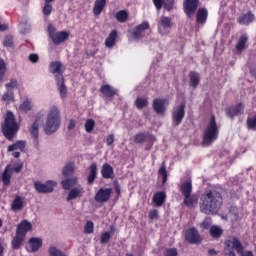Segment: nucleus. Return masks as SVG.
I'll use <instances>...</instances> for the list:
<instances>
[{
    "label": "nucleus",
    "mask_w": 256,
    "mask_h": 256,
    "mask_svg": "<svg viewBox=\"0 0 256 256\" xmlns=\"http://www.w3.org/2000/svg\"><path fill=\"white\" fill-rule=\"evenodd\" d=\"M179 255V252L176 250V248H168L164 252V256H177Z\"/></svg>",
    "instance_id": "nucleus-55"
},
{
    "label": "nucleus",
    "mask_w": 256,
    "mask_h": 256,
    "mask_svg": "<svg viewBox=\"0 0 256 256\" xmlns=\"http://www.w3.org/2000/svg\"><path fill=\"white\" fill-rule=\"evenodd\" d=\"M83 195H85V189L83 188V186L78 185L77 187H74L69 191L68 196L66 197V201L81 199Z\"/></svg>",
    "instance_id": "nucleus-18"
},
{
    "label": "nucleus",
    "mask_w": 256,
    "mask_h": 256,
    "mask_svg": "<svg viewBox=\"0 0 256 256\" xmlns=\"http://www.w3.org/2000/svg\"><path fill=\"white\" fill-rule=\"evenodd\" d=\"M247 41H249V38L247 37V35L240 36L236 44V50L240 52L245 50V45L247 44Z\"/></svg>",
    "instance_id": "nucleus-42"
},
{
    "label": "nucleus",
    "mask_w": 256,
    "mask_h": 256,
    "mask_svg": "<svg viewBox=\"0 0 256 256\" xmlns=\"http://www.w3.org/2000/svg\"><path fill=\"white\" fill-rule=\"evenodd\" d=\"M17 79H11L9 83L5 84L6 89H15L17 87Z\"/></svg>",
    "instance_id": "nucleus-58"
},
{
    "label": "nucleus",
    "mask_w": 256,
    "mask_h": 256,
    "mask_svg": "<svg viewBox=\"0 0 256 256\" xmlns=\"http://www.w3.org/2000/svg\"><path fill=\"white\" fill-rule=\"evenodd\" d=\"M223 205V196L215 189L206 190L200 197V211L204 215H217Z\"/></svg>",
    "instance_id": "nucleus-1"
},
{
    "label": "nucleus",
    "mask_w": 256,
    "mask_h": 256,
    "mask_svg": "<svg viewBox=\"0 0 256 256\" xmlns=\"http://www.w3.org/2000/svg\"><path fill=\"white\" fill-rule=\"evenodd\" d=\"M26 147L27 141L18 140L14 144L8 146L7 153H12V157H14L15 159H19L21 157V153H25Z\"/></svg>",
    "instance_id": "nucleus-9"
},
{
    "label": "nucleus",
    "mask_w": 256,
    "mask_h": 256,
    "mask_svg": "<svg viewBox=\"0 0 256 256\" xmlns=\"http://www.w3.org/2000/svg\"><path fill=\"white\" fill-rule=\"evenodd\" d=\"M105 5H107V0H95L93 6L94 15H99L105 9Z\"/></svg>",
    "instance_id": "nucleus-32"
},
{
    "label": "nucleus",
    "mask_w": 256,
    "mask_h": 256,
    "mask_svg": "<svg viewBox=\"0 0 256 256\" xmlns=\"http://www.w3.org/2000/svg\"><path fill=\"white\" fill-rule=\"evenodd\" d=\"M201 227H203V229H211V219H204L203 222L201 223Z\"/></svg>",
    "instance_id": "nucleus-59"
},
{
    "label": "nucleus",
    "mask_w": 256,
    "mask_h": 256,
    "mask_svg": "<svg viewBox=\"0 0 256 256\" xmlns=\"http://www.w3.org/2000/svg\"><path fill=\"white\" fill-rule=\"evenodd\" d=\"M111 239V233L109 232H104L101 237H100V243L101 245H105V243H109Z\"/></svg>",
    "instance_id": "nucleus-51"
},
{
    "label": "nucleus",
    "mask_w": 256,
    "mask_h": 256,
    "mask_svg": "<svg viewBox=\"0 0 256 256\" xmlns=\"http://www.w3.org/2000/svg\"><path fill=\"white\" fill-rule=\"evenodd\" d=\"M75 125H76L75 120L71 119L68 123V130L73 131V129H75Z\"/></svg>",
    "instance_id": "nucleus-63"
},
{
    "label": "nucleus",
    "mask_w": 256,
    "mask_h": 256,
    "mask_svg": "<svg viewBox=\"0 0 256 256\" xmlns=\"http://www.w3.org/2000/svg\"><path fill=\"white\" fill-rule=\"evenodd\" d=\"M164 9H166L167 11H171V9H173V3H165L163 4Z\"/></svg>",
    "instance_id": "nucleus-64"
},
{
    "label": "nucleus",
    "mask_w": 256,
    "mask_h": 256,
    "mask_svg": "<svg viewBox=\"0 0 256 256\" xmlns=\"http://www.w3.org/2000/svg\"><path fill=\"white\" fill-rule=\"evenodd\" d=\"M13 171L14 173H21L23 171V163L17 164L14 168L11 164H8L1 176V181L4 185V187H9L11 185V177H13Z\"/></svg>",
    "instance_id": "nucleus-6"
},
{
    "label": "nucleus",
    "mask_w": 256,
    "mask_h": 256,
    "mask_svg": "<svg viewBox=\"0 0 256 256\" xmlns=\"http://www.w3.org/2000/svg\"><path fill=\"white\" fill-rule=\"evenodd\" d=\"M246 126L250 131H256V115L247 118Z\"/></svg>",
    "instance_id": "nucleus-47"
},
{
    "label": "nucleus",
    "mask_w": 256,
    "mask_h": 256,
    "mask_svg": "<svg viewBox=\"0 0 256 256\" xmlns=\"http://www.w3.org/2000/svg\"><path fill=\"white\" fill-rule=\"evenodd\" d=\"M93 228H94L93 222L92 221H87L85 226H84V231L88 235H91V233H93Z\"/></svg>",
    "instance_id": "nucleus-52"
},
{
    "label": "nucleus",
    "mask_w": 256,
    "mask_h": 256,
    "mask_svg": "<svg viewBox=\"0 0 256 256\" xmlns=\"http://www.w3.org/2000/svg\"><path fill=\"white\" fill-rule=\"evenodd\" d=\"M183 197H184L183 205H185L189 209H193V207H195V205H197V203H198L197 196H195V195L186 194Z\"/></svg>",
    "instance_id": "nucleus-28"
},
{
    "label": "nucleus",
    "mask_w": 256,
    "mask_h": 256,
    "mask_svg": "<svg viewBox=\"0 0 256 256\" xmlns=\"http://www.w3.org/2000/svg\"><path fill=\"white\" fill-rule=\"evenodd\" d=\"M115 17L119 23H127V20L129 19V13H127L126 10H120L116 13Z\"/></svg>",
    "instance_id": "nucleus-40"
},
{
    "label": "nucleus",
    "mask_w": 256,
    "mask_h": 256,
    "mask_svg": "<svg viewBox=\"0 0 256 256\" xmlns=\"http://www.w3.org/2000/svg\"><path fill=\"white\" fill-rule=\"evenodd\" d=\"M199 7V0H184L183 9L187 17H193Z\"/></svg>",
    "instance_id": "nucleus-15"
},
{
    "label": "nucleus",
    "mask_w": 256,
    "mask_h": 256,
    "mask_svg": "<svg viewBox=\"0 0 256 256\" xmlns=\"http://www.w3.org/2000/svg\"><path fill=\"white\" fill-rule=\"evenodd\" d=\"M12 211H21L23 209V198L21 196H16L11 204Z\"/></svg>",
    "instance_id": "nucleus-39"
},
{
    "label": "nucleus",
    "mask_w": 256,
    "mask_h": 256,
    "mask_svg": "<svg viewBox=\"0 0 256 256\" xmlns=\"http://www.w3.org/2000/svg\"><path fill=\"white\" fill-rule=\"evenodd\" d=\"M208 16H209V12L207 11V8L198 9V11L196 13L197 23H200V25H205V23L207 22Z\"/></svg>",
    "instance_id": "nucleus-29"
},
{
    "label": "nucleus",
    "mask_w": 256,
    "mask_h": 256,
    "mask_svg": "<svg viewBox=\"0 0 256 256\" xmlns=\"http://www.w3.org/2000/svg\"><path fill=\"white\" fill-rule=\"evenodd\" d=\"M4 47H13V36L8 35L4 38L3 41Z\"/></svg>",
    "instance_id": "nucleus-54"
},
{
    "label": "nucleus",
    "mask_w": 256,
    "mask_h": 256,
    "mask_svg": "<svg viewBox=\"0 0 256 256\" xmlns=\"http://www.w3.org/2000/svg\"><path fill=\"white\" fill-rule=\"evenodd\" d=\"M185 239L192 245L201 243V235H199V231L195 227H192L185 232Z\"/></svg>",
    "instance_id": "nucleus-14"
},
{
    "label": "nucleus",
    "mask_w": 256,
    "mask_h": 256,
    "mask_svg": "<svg viewBox=\"0 0 256 256\" xmlns=\"http://www.w3.org/2000/svg\"><path fill=\"white\" fill-rule=\"evenodd\" d=\"M77 181V177L65 179L61 182L62 188L65 189V191H69L71 187H75V185H77Z\"/></svg>",
    "instance_id": "nucleus-36"
},
{
    "label": "nucleus",
    "mask_w": 256,
    "mask_h": 256,
    "mask_svg": "<svg viewBox=\"0 0 256 256\" xmlns=\"http://www.w3.org/2000/svg\"><path fill=\"white\" fill-rule=\"evenodd\" d=\"M48 35L53 41L54 45H61L64 41L69 39V33L65 31L57 32L53 25H48Z\"/></svg>",
    "instance_id": "nucleus-7"
},
{
    "label": "nucleus",
    "mask_w": 256,
    "mask_h": 256,
    "mask_svg": "<svg viewBox=\"0 0 256 256\" xmlns=\"http://www.w3.org/2000/svg\"><path fill=\"white\" fill-rule=\"evenodd\" d=\"M153 135L149 132H140L134 136V143H145V141H153Z\"/></svg>",
    "instance_id": "nucleus-26"
},
{
    "label": "nucleus",
    "mask_w": 256,
    "mask_h": 256,
    "mask_svg": "<svg viewBox=\"0 0 256 256\" xmlns=\"http://www.w3.org/2000/svg\"><path fill=\"white\" fill-rule=\"evenodd\" d=\"M152 1L157 11H161L163 5H165V0H152Z\"/></svg>",
    "instance_id": "nucleus-56"
},
{
    "label": "nucleus",
    "mask_w": 256,
    "mask_h": 256,
    "mask_svg": "<svg viewBox=\"0 0 256 256\" xmlns=\"http://www.w3.org/2000/svg\"><path fill=\"white\" fill-rule=\"evenodd\" d=\"M48 254H49V256H67V254H65V252L61 251L55 245H51L48 248Z\"/></svg>",
    "instance_id": "nucleus-44"
},
{
    "label": "nucleus",
    "mask_w": 256,
    "mask_h": 256,
    "mask_svg": "<svg viewBox=\"0 0 256 256\" xmlns=\"http://www.w3.org/2000/svg\"><path fill=\"white\" fill-rule=\"evenodd\" d=\"M148 217L151 221H157V219H159V211L157 209L151 210Z\"/></svg>",
    "instance_id": "nucleus-53"
},
{
    "label": "nucleus",
    "mask_w": 256,
    "mask_h": 256,
    "mask_svg": "<svg viewBox=\"0 0 256 256\" xmlns=\"http://www.w3.org/2000/svg\"><path fill=\"white\" fill-rule=\"evenodd\" d=\"M159 175H162V184L165 185L167 183L168 174L167 168L165 167V162L162 163L161 167L158 170Z\"/></svg>",
    "instance_id": "nucleus-46"
},
{
    "label": "nucleus",
    "mask_w": 256,
    "mask_h": 256,
    "mask_svg": "<svg viewBox=\"0 0 256 256\" xmlns=\"http://www.w3.org/2000/svg\"><path fill=\"white\" fill-rule=\"evenodd\" d=\"M53 11V6H51V4H47L45 3L44 4V7H43V13L44 15H51V12Z\"/></svg>",
    "instance_id": "nucleus-57"
},
{
    "label": "nucleus",
    "mask_w": 256,
    "mask_h": 256,
    "mask_svg": "<svg viewBox=\"0 0 256 256\" xmlns=\"http://www.w3.org/2000/svg\"><path fill=\"white\" fill-rule=\"evenodd\" d=\"M97 179V163H92L90 165V173L88 175L87 181L89 185H93Z\"/></svg>",
    "instance_id": "nucleus-33"
},
{
    "label": "nucleus",
    "mask_w": 256,
    "mask_h": 256,
    "mask_svg": "<svg viewBox=\"0 0 256 256\" xmlns=\"http://www.w3.org/2000/svg\"><path fill=\"white\" fill-rule=\"evenodd\" d=\"M23 241H25L24 236H21L20 234H17L13 237L11 241V247L12 249H20L21 245H23Z\"/></svg>",
    "instance_id": "nucleus-37"
},
{
    "label": "nucleus",
    "mask_w": 256,
    "mask_h": 256,
    "mask_svg": "<svg viewBox=\"0 0 256 256\" xmlns=\"http://www.w3.org/2000/svg\"><path fill=\"white\" fill-rule=\"evenodd\" d=\"M149 29V22H142L138 26H136L132 32L134 39H141L143 37V31H147Z\"/></svg>",
    "instance_id": "nucleus-24"
},
{
    "label": "nucleus",
    "mask_w": 256,
    "mask_h": 256,
    "mask_svg": "<svg viewBox=\"0 0 256 256\" xmlns=\"http://www.w3.org/2000/svg\"><path fill=\"white\" fill-rule=\"evenodd\" d=\"M61 67H63V64H61V62H51L49 71L53 74L57 73L56 75H63V70H61Z\"/></svg>",
    "instance_id": "nucleus-38"
},
{
    "label": "nucleus",
    "mask_w": 256,
    "mask_h": 256,
    "mask_svg": "<svg viewBox=\"0 0 256 256\" xmlns=\"http://www.w3.org/2000/svg\"><path fill=\"white\" fill-rule=\"evenodd\" d=\"M217 139H219V126L217 125L215 115H212L204 130L202 145L209 147V145H213L214 141H217Z\"/></svg>",
    "instance_id": "nucleus-4"
},
{
    "label": "nucleus",
    "mask_w": 256,
    "mask_h": 256,
    "mask_svg": "<svg viewBox=\"0 0 256 256\" xmlns=\"http://www.w3.org/2000/svg\"><path fill=\"white\" fill-rule=\"evenodd\" d=\"M33 109V100L27 98L22 102V104L19 106L20 113L27 114L28 111H31Z\"/></svg>",
    "instance_id": "nucleus-34"
},
{
    "label": "nucleus",
    "mask_w": 256,
    "mask_h": 256,
    "mask_svg": "<svg viewBox=\"0 0 256 256\" xmlns=\"http://www.w3.org/2000/svg\"><path fill=\"white\" fill-rule=\"evenodd\" d=\"M153 141H146L147 145H146V151H151V148L153 147V143H155V136H153Z\"/></svg>",
    "instance_id": "nucleus-62"
},
{
    "label": "nucleus",
    "mask_w": 256,
    "mask_h": 256,
    "mask_svg": "<svg viewBox=\"0 0 256 256\" xmlns=\"http://www.w3.org/2000/svg\"><path fill=\"white\" fill-rule=\"evenodd\" d=\"M13 99H14L13 91H7L2 96V101H4V103H11Z\"/></svg>",
    "instance_id": "nucleus-49"
},
{
    "label": "nucleus",
    "mask_w": 256,
    "mask_h": 256,
    "mask_svg": "<svg viewBox=\"0 0 256 256\" xmlns=\"http://www.w3.org/2000/svg\"><path fill=\"white\" fill-rule=\"evenodd\" d=\"M75 171V165L73 163L66 164L62 169V175L64 177H70Z\"/></svg>",
    "instance_id": "nucleus-43"
},
{
    "label": "nucleus",
    "mask_w": 256,
    "mask_h": 256,
    "mask_svg": "<svg viewBox=\"0 0 256 256\" xmlns=\"http://www.w3.org/2000/svg\"><path fill=\"white\" fill-rule=\"evenodd\" d=\"M29 61L31 63H38L39 62V55H37V54H30L29 55Z\"/></svg>",
    "instance_id": "nucleus-61"
},
{
    "label": "nucleus",
    "mask_w": 256,
    "mask_h": 256,
    "mask_svg": "<svg viewBox=\"0 0 256 256\" xmlns=\"http://www.w3.org/2000/svg\"><path fill=\"white\" fill-rule=\"evenodd\" d=\"M93 129H95V120L88 119L85 123V130L87 133H92Z\"/></svg>",
    "instance_id": "nucleus-50"
},
{
    "label": "nucleus",
    "mask_w": 256,
    "mask_h": 256,
    "mask_svg": "<svg viewBox=\"0 0 256 256\" xmlns=\"http://www.w3.org/2000/svg\"><path fill=\"white\" fill-rule=\"evenodd\" d=\"M113 143H115V135L109 134L106 138V144L108 145V147H111Z\"/></svg>",
    "instance_id": "nucleus-60"
},
{
    "label": "nucleus",
    "mask_w": 256,
    "mask_h": 256,
    "mask_svg": "<svg viewBox=\"0 0 256 256\" xmlns=\"http://www.w3.org/2000/svg\"><path fill=\"white\" fill-rule=\"evenodd\" d=\"M179 189L183 196L191 195V193H193V181H191V179H188L186 181L181 182L179 184Z\"/></svg>",
    "instance_id": "nucleus-23"
},
{
    "label": "nucleus",
    "mask_w": 256,
    "mask_h": 256,
    "mask_svg": "<svg viewBox=\"0 0 256 256\" xmlns=\"http://www.w3.org/2000/svg\"><path fill=\"white\" fill-rule=\"evenodd\" d=\"M173 27V20L167 16L160 17L158 21V33L167 35V30Z\"/></svg>",
    "instance_id": "nucleus-13"
},
{
    "label": "nucleus",
    "mask_w": 256,
    "mask_h": 256,
    "mask_svg": "<svg viewBox=\"0 0 256 256\" xmlns=\"http://www.w3.org/2000/svg\"><path fill=\"white\" fill-rule=\"evenodd\" d=\"M55 80L57 83L58 91L60 93V97L65 99L67 97V86H65V78H63V75H56Z\"/></svg>",
    "instance_id": "nucleus-19"
},
{
    "label": "nucleus",
    "mask_w": 256,
    "mask_h": 256,
    "mask_svg": "<svg viewBox=\"0 0 256 256\" xmlns=\"http://www.w3.org/2000/svg\"><path fill=\"white\" fill-rule=\"evenodd\" d=\"M185 119V103H181L172 109V125L174 127H179Z\"/></svg>",
    "instance_id": "nucleus-8"
},
{
    "label": "nucleus",
    "mask_w": 256,
    "mask_h": 256,
    "mask_svg": "<svg viewBox=\"0 0 256 256\" xmlns=\"http://www.w3.org/2000/svg\"><path fill=\"white\" fill-rule=\"evenodd\" d=\"M61 127V111L57 106H52L47 113L43 129L46 135L57 133Z\"/></svg>",
    "instance_id": "nucleus-2"
},
{
    "label": "nucleus",
    "mask_w": 256,
    "mask_h": 256,
    "mask_svg": "<svg viewBox=\"0 0 256 256\" xmlns=\"http://www.w3.org/2000/svg\"><path fill=\"white\" fill-rule=\"evenodd\" d=\"M5 71H7V63H5L3 58H0V81H3V78L5 77Z\"/></svg>",
    "instance_id": "nucleus-48"
},
{
    "label": "nucleus",
    "mask_w": 256,
    "mask_h": 256,
    "mask_svg": "<svg viewBox=\"0 0 256 256\" xmlns=\"http://www.w3.org/2000/svg\"><path fill=\"white\" fill-rule=\"evenodd\" d=\"M165 201H167V194L165 192L158 191L153 195L152 202L155 207H162Z\"/></svg>",
    "instance_id": "nucleus-22"
},
{
    "label": "nucleus",
    "mask_w": 256,
    "mask_h": 256,
    "mask_svg": "<svg viewBox=\"0 0 256 256\" xmlns=\"http://www.w3.org/2000/svg\"><path fill=\"white\" fill-rule=\"evenodd\" d=\"M55 187H57V182L53 180H48L45 183L39 181L34 182V189L37 193H53Z\"/></svg>",
    "instance_id": "nucleus-10"
},
{
    "label": "nucleus",
    "mask_w": 256,
    "mask_h": 256,
    "mask_svg": "<svg viewBox=\"0 0 256 256\" xmlns=\"http://www.w3.org/2000/svg\"><path fill=\"white\" fill-rule=\"evenodd\" d=\"M210 235L213 239H219L223 235V229L219 226H211Z\"/></svg>",
    "instance_id": "nucleus-41"
},
{
    "label": "nucleus",
    "mask_w": 256,
    "mask_h": 256,
    "mask_svg": "<svg viewBox=\"0 0 256 256\" xmlns=\"http://www.w3.org/2000/svg\"><path fill=\"white\" fill-rule=\"evenodd\" d=\"M168 106L169 100L165 98H155L152 103V108L157 115H165Z\"/></svg>",
    "instance_id": "nucleus-11"
},
{
    "label": "nucleus",
    "mask_w": 256,
    "mask_h": 256,
    "mask_svg": "<svg viewBox=\"0 0 256 256\" xmlns=\"http://www.w3.org/2000/svg\"><path fill=\"white\" fill-rule=\"evenodd\" d=\"M135 106L137 107V109H143L144 107H148L149 106V99L138 97L135 100Z\"/></svg>",
    "instance_id": "nucleus-45"
},
{
    "label": "nucleus",
    "mask_w": 256,
    "mask_h": 256,
    "mask_svg": "<svg viewBox=\"0 0 256 256\" xmlns=\"http://www.w3.org/2000/svg\"><path fill=\"white\" fill-rule=\"evenodd\" d=\"M255 21V14H253L251 11H248L245 14L240 15L237 18V22L239 25H251Z\"/></svg>",
    "instance_id": "nucleus-21"
},
{
    "label": "nucleus",
    "mask_w": 256,
    "mask_h": 256,
    "mask_svg": "<svg viewBox=\"0 0 256 256\" xmlns=\"http://www.w3.org/2000/svg\"><path fill=\"white\" fill-rule=\"evenodd\" d=\"M103 179H115V170L109 163H104L101 167Z\"/></svg>",
    "instance_id": "nucleus-20"
},
{
    "label": "nucleus",
    "mask_w": 256,
    "mask_h": 256,
    "mask_svg": "<svg viewBox=\"0 0 256 256\" xmlns=\"http://www.w3.org/2000/svg\"><path fill=\"white\" fill-rule=\"evenodd\" d=\"M245 111V106L243 103H238L234 106H230L226 108V115L230 119H235V117H239V115H243Z\"/></svg>",
    "instance_id": "nucleus-17"
},
{
    "label": "nucleus",
    "mask_w": 256,
    "mask_h": 256,
    "mask_svg": "<svg viewBox=\"0 0 256 256\" xmlns=\"http://www.w3.org/2000/svg\"><path fill=\"white\" fill-rule=\"evenodd\" d=\"M29 133L31 137L34 139L35 145H39V122L37 120L34 121L31 127L29 128Z\"/></svg>",
    "instance_id": "nucleus-27"
},
{
    "label": "nucleus",
    "mask_w": 256,
    "mask_h": 256,
    "mask_svg": "<svg viewBox=\"0 0 256 256\" xmlns=\"http://www.w3.org/2000/svg\"><path fill=\"white\" fill-rule=\"evenodd\" d=\"M100 93H102V95H105V97H115V95H117V89L109 84H106L101 86Z\"/></svg>",
    "instance_id": "nucleus-30"
},
{
    "label": "nucleus",
    "mask_w": 256,
    "mask_h": 256,
    "mask_svg": "<svg viewBox=\"0 0 256 256\" xmlns=\"http://www.w3.org/2000/svg\"><path fill=\"white\" fill-rule=\"evenodd\" d=\"M116 41H117V30H112L109 36L105 40V45L108 48L115 47Z\"/></svg>",
    "instance_id": "nucleus-35"
},
{
    "label": "nucleus",
    "mask_w": 256,
    "mask_h": 256,
    "mask_svg": "<svg viewBox=\"0 0 256 256\" xmlns=\"http://www.w3.org/2000/svg\"><path fill=\"white\" fill-rule=\"evenodd\" d=\"M1 129L4 137L8 141L15 139V135L19 131V124L15 121V114L13 112L7 111L4 122L1 124Z\"/></svg>",
    "instance_id": "nucleus-3"
},
{
    "label": "nucleus",
    "mask_w": 256,
    "mask_h": 256,
    "mask_svg": "<svg viewBox=\"0 0 256 256\" xmlns=\"http://www.w3.org/2000/svg\"><path fill=\"white\" fill-rule=\"evenodd\" d=\"M31 231H33V224H31V222L28 220H22L16 226L17 235H20L24 238L27 237V234Z\"/></svg>",
    "instance_id": "nucleus-16"
},
{
    "label": "nucleus",
    "mask_w": 256,
    "mask_h": 256,
    "mask_svg": "<svg viewBox=\"0 0 256 256\" xmlns=\"http://www.w3.org/2000/svg\"><path fill=\"white\" fill-rule=\"evenodd\" d=\"M189 79H190V87H193V89H197V86L199 85V83H201V77L199 76V73L195 71H190Z\"/></svg>",
    "instance_id": "nucleus-31"
},
{
    "label": "nucleus",
    "mask_w": 256,
    "mask_h": 256,
    "mask_svg": "<svg viewBox=\"0 0 256 256\" xmlns=\"http://www.w3.org/2000/svg\"><path fill=\"white\" fill-rule=\"evenodd\" d=\"M111 195H113L112 188H100L96 192L94 199L96 203H108V201L111 199Z\"/></svg>",
    "instance_id": "nucleus-12"
},
{
    "label": "nucleus",
    "mask_w": 256,
    "mask_h": 256,
    "mask_svg": "<svg viewBox=\"0 0 256 256\" xmlns=\"http://www.w3.org/2000/svg\"><path fill=\"white\" fill-rule=\"evenodd\" d=\"M224 245V256H237V254H235V250L241 256H253L252 251H247L246 253L243 252V244H241V241L237 237L225 240Z\"/></svg>",
    "instance_id": "nucleus-5"
},
{
    "label": "nucleus",
    "mask_w": 256,
    "mask_h": 256,
    "mask_svg": "<svg viewBox=\"0 0 256 256\" xmlns=\"http://www.w3.org/2000/svg\"><path fill=\"white\" fill-rule=\"evenodd\" d=\"M28 245L32 253H37L40 247H43V239L39 237H32L28 240Z\"/></svg>",
    "instance_id": "nucleus-25"
}]
</instances>
